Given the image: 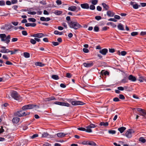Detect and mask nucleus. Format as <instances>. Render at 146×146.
I'll use <instances>...</instances> for the list:
<instances>
[{"label":"nucleus","instance_id":"f257e3e1","mask_svg":"<svg viewBox=\"0 0 146 146\" xmlns=\"http://www.w3.org/2000/svg\"><path fill=\"white\" fill-rule=\"evenodd\" d=\"M68 23L70 28H72L75 30L78 29L82 27L78 23L76 22H73L72 21L68 22Z\"/></svg>","mask_w":146,"mask_h":146},{"label":"nucleus","instance_id":"f03ea898","mask_svg":"<svg viewBox=\"0 0 146 146\" xmlns=\"http://www.w3.org/2000/svg\"><path fill=\"white\" fill-rule=\"evenodd\" d=\"M0 38L2 41L4 42L7 44H8L10 41L11 36L10 35L7 36L5 34H0Z\"/></svg>","mask_w":146,"mask_h":146},{"label":"nucleus","instance_id":"7ed1b4c3","mask_svg":"<svg viewBox=\"0 0 146 146\" xmlns=\"http://www.w3.org/2000/svg\"><path fill=\"white\" fill-rule=\"evenodd\" d=\"M67 101L71 103L72 105L74 106L82 105L85 104L84 102L80 101H73V99H68Z\"/></svg>","mask_w":146,"mask_h":146},{"label":"nucleus","instance_id":"20e7f679","mask_svg":"<svg viewBox=\"0 0 146 146\" xmlns=\"http://www.w3.org/2000/svg\"><path fill=\"white\" fill-rule=\"evenodd\" d=\"M35 107H37L38 108H39V106L36 105L32 104H29L23 106L22 107V109L23 110L31 109L34 108Z\"/></svg>","mask_w":146,"mask_h":146},{"label":"nucleus","instance_id":"39448f33","mask_svg":"<svg viewBox=\"0 0 146 146\" xmlns=\"http://www.w3.org/2000/svg\"><path fill=\"white\" fill-rule=\"evenodd\" d=\"M11 95L12 97L16 100H18L20 98V96L16 91H12L11 93Z\"/></svg>","mask_w":146,"mask_h":146},{"label":"nucleus","instance_id":"423d86ee","mask_svg":"<svg viewBox=\"0 0 146 146\" xmlns=\"http://www.w3.org/2000/svg\"><path fill=\"white\" fill-rule=\"evenodd\" d=\"M54 104L62 106L69 107L70 106V104L67 102H54Z\"/></svg>","mask_w":146,"mask_h":146},{"label":"nucleus","instance_id":"0eeeda50","mask_svg":"<svg viewBox=\"0 0 146 146\" xmlns=\"http://www.w3.org/2000/svg\"><path fill=\"white\" fill-rule=\"evenodd\" d=\"M133 132L132 129H129L125 133L126 136L128 138H130L132 137V133Z\"/></svg>","mask_w":146,"mask_h":146},{"label":"nucleus","instance_id":"6e6552de","mask_svg":"<svg viewBox=\"0 0 146 146\" xmlns=\"http://www.w3.org/2000/svg\"><path fill=\"white\" fill-rule=\"evenodd\" d=\"M93 64H94L92 62H84L83 64V65L84 66L87 68L91 67L93 65Z\"/></svg>","mask_w":146,"mask_h":146},{"label":"nucleus","instance_id":"1a4fd4ad","mask_svg":"<svg viewBox=\"0 0 146 146\" xmlns=\"http://www.w3.org/2000/svg\"><path fill=\"white\" fill-rule=\"evenodd\" d=\"M44 36V34L42 33H37L31 35V36L34 37H36L38 38H41Z\"/></svg>","mask_w":146,"mask_h":146},{"label":"nucleus","instance_id":"9d476101","mask_svg":"<svg viewBox=\"0 0 146 146\" xmlns=\"http://www.w3.org/2000/svg\"><path fill=\"white\" fill-rule=\"evenodd\" d=\"M99 52L102 55H105L108 52V50L106 48H104L100 50Z\"/></svg>","mask_w":146,"mask_h":146},{"label":"nucleus","instance_id":"9b49d317","mask_svg":"<svg viewBox=\"0 0 146 146\" xmlns=\"http://www.w3.org/2000/svg\"><path fill=\"white\" fill-rule=\"evenodd\" d=\"M80 5L81 7L83 9H88L89 8L88 4L87 3L82 4Z\"/></svg>","mask_w":146,"mask_h":146},{"label":"nucleus","instance_id":"f8f14e48","mask_svg":"<svg viewBox=\"0 0 146 146\" xmlns=\"http://www.w3.org/2000/svg\"><path fill=\"white\" fill-rule=\"evenodd\" d=\"M114 14L115 13L112 11L108 10L107 12V15L109 17H113Z\"/></svg>","mask_w":146,"mask_h":146},{"label":"nucleus","instance_id":"ddd939ff","mask_svg":"<svg viewBox=\"0 0 146 146\" xmlns=\"http://www.w3.org/2000/svg\"><path fill=\"white\" fill-rule=\"evenodd\" d=\"M67 133H64L60 132L57 133L56 134L58 137H63L65 135H67Z\"/></svg>","mask_w":146,"mask_h":146},{"label":"nucleus","instance_id":"4468645a","mask_svg":"<svg viewBox=\"0 0 146 146\" xmlns=\"http://www.w3.org/2000/svg\"><path fill=\"white\" fill-rule=\"evenodd\" d=\"M128 78V79L129 80H131L133 82L135 81L136 80V77H135L133 76L132 75H130L129 76Z\"/></svg>","mask_w":146,"mask_h":146},{"label":"nucleus","instance_id":"2eb2a0df","mask_svg":"<svg viewBox=\"0 0 146 146\" xmlns=\"http://www.w3.org/2000/svg\"><path fill=\"white\" fill-rule=\"evenodd\" d=\"M20 118L18 117H15L12 119V122L13 123L17 124L19 121Z\"/></svg>","mask_w":146,"mask_h":146},{"label":"nucleus","instance_id":"dca6fc26","mask_svg":"<svg viewBox=\"0 0 146 146\" xmlns=\"http://www.w3.org/2000/svg\"><path fill=\"white\" fill-rule=\"evenodd\" d=\"M102 5L103 7L104 10L106 11H108L109 8L110 7L108 5L106 4L105 3H102Z\"/></svg>","mask_w":146,"mask_h":146},{"label":"nucleus","instance_id":"f3484780","mask_svg":"<svg viewBox=\"0 0 146 146\" xmlns=\"http://www.w3.org/2000/svg\"><path fill=\"white\" fill-rule=\"evenodd\" d=\"M22 112V111H19L15 113L14 115L15 116L21 117V112Z\"/></svg>","mask_w":146,"mask_h":146},{"label":"nucleus","instance_id":"a211bd4d","mask_svg":"<svg viewBox=\"0 0 146 146\" xmlns=\"http://www.w3.org/2000/svg\"><path fill=\"white\" fill-rule=\"evenodd\" d=\"M77 9V7L75 6H73L69 7H68V9L69 11H75Z\"/></svg>","mask_w":146,"mask_h":146},{"label":"nucleus","instance_id":"6ab92c4d","mask_svg":"<svg viewBox=\"0 0 146 146\" xmlns=\"http://www.w3.org/2000/svg\"><path fill=\"white\" fill-rule=\"evenodd\" d=\"M5 30L7 31H8L13 26L11 25H5Z\"/></svg>","mask_w":146,"mask_h":146},{"label":"nucleus","instance_id":"aec40b11","mask_svg":"<svg viewBox=\"0 0 146 146\" xmlns=\"http://www.w3.org/2000/svg\"><path fill=\"white\" fill-rule=\"evenodd\" d=\"M25 25L26 27H28L29 26H31L32 27H35L36 25V24L35 23H26Z\"/></svg>","mask_w":146,"mask_h":146},{"label":"nucleus","instance_id":"412c9836","mask_svg":"<svg viewBox=\"0 0 146 146\" xmlns=\"http://www.w3.org/2000/svg\"><path fill=\"white\" fill-rule=\"evenodd\" d=\"M117 28L119 30L121 31H123L124 30L123 25L121 23L119 24H118L117 26Z\"/></svg>","mask_w":146,"mask_h":146},{"label":"nucleus","instance_id":"4be33fe9","mask_svg":"<svg viewBox=\"0 0 146 146\" xmlns=\"http://www.w3.org/2000/svg\"><path fill=\"white\" fill-rule=\"evenodd\" d=\"M126 129L125 127H122L118 128V130L121 133H122Z\"/></svg>","mask_w":146,"mask_h":146},{"label":"nucleus","instance_id":"5701e85b","mask_svg":"<svg viewBox=\"0 0 146 146\" xmlns=\"http://www.w3.org/2000/svg\"><path fill=\"white\" fill-rule=\"evenodd\" d=\"M109 73L106 71H105L104 70H102L101 72V74L102 75H109Z\"/></svg>","mask_w":146,"mask_h":146},{"label":"nucleus","instance_id":"b1692460","mask_svg":"<svg viewBox=\"0 0 146 146\" xmlns=\"http://www.w3.org/2000/svg\"><path fill=\"white\" fill-rule=\"evenodd\" d=\"M128 79L127 77H125L121 81V83H125L127 82Z\"/></svg>","mask_w":146,"mask_h":146},{"label":"nucleus","instance_id":"393cba45","mask_svg":"<svg viewBox=\"0 0 146 146\" xmlns=\"http://www.w3.org/2000/svg\"><path fill=\"white\" fill-rule=\"evenodd\" d=\"M100 126H107L108 125V122L104 123V122H101L100 123Z\"/></svg>","mask_w":146,"mask_h":146},{"label":"nucleus","instance_id":"a878e982","mask_svg":"<svg viewBox=\"0 0 146 146\" xmlns=\"http://www.w3.org/2000/svg\"><path fill=\"white\" fill-rule=\"evenodd\" d=\"M139 141L142 143H145L146 142L145 139L143 137H140L139 139Z\"/></svg>","mask_w":146,"mask_h":146},{"label":"nucleus","instance_id":"bb28decb","mask_svg":"<svg viewBox=\"0 0 146 146\" xmlns=\"http://www.w3.org/2000/svg\"><path fill=\"white\" fill-rule=\"evenodd\" d=\"M35 65L36 66H43L44 65V64L40 62H36L35 63Z\"/></svg>","mask_w":146,"mask_h":146},{"label":"nucleus","instance_id":"cd10ccee","mask_svg":"<svg viewBox=\"0 0 146 146\" xmlns=\"http://www.w3.org/2000/svg\"><path fill=\"white\" fill-rule=\"evenodd\" d=\"M52 78L54 80H57L59 79L58 76L56 75H52Z\"/></svg>","mask_w":146,"mask_h":146},{"label":"nucleus","instance_id":"c85d7f7f","mask_svg":"<svg viewBox=\"0 0 146 146\" xmlns=\"http://www.w3.org/2000/svg\"><path fill=\"white\" fill-rule=\"evenodd\" d=\"M96 127V126L94 124L92 123V124H91L89 125L86 126V128H94V127Z\"/></svg>","mask_w":146,"mask_h":146},{"label":"nucleus","instance_id":"c756f323","mask_svg":"<svg viewBox=\"0 0 146 146\" xmlns=\"http://www.w3.org/2000/svg\"><path fill=\"white\" fill-rule=\"evenodd\" d=\"M24 56L27 58H29L30 57V54L28 52H25L24 53Z\"/></svg>","mask_w":146,"mask_h":146},{"label":"nucleus","instance_id":"7c9ffc66","mask_svg":"<svg viewBox=\"0 0 146 146\" xmlns=\"http://www.w3.org/2000/svg\"><path fill=\"white\" fill-rule=\"evenodd\" d=\"M54 33L56 35H61L63 34L62 33V32H59L57 31H55L54 32Z\"/></svg>","mask_w":146,"mask_h":146},{"label":"nucleus","instance_id":"2f4dec72","mask_svg":"<svg viewBox=\"0 0 146 146\" xmlns=\"http://www.w3.org/2000/svg\"><path fill=\"white\" fill-rule=\"evenodd\" d=\"M88 145L94 146L96 145V143L95 142H93L92 141H89Z\"/></svg>","mask_w":146,"mask_h":146},{"label":"nucleus","instance_id":"473e14b6","mask_svg":"<svg viewBox=\"0 0 146 146\" xmlns=\"http://www.w3.org/2000/svg\"><path fill=\"white\" fill-rule=\"evenodd\" d=\"M55 99V98L53 96H52L51 97H50V98H47L46 99V100L48 101H49L51 100H54Z\"/></svg>","mask_w":146,"mask_h":146},{"label":"nucleus","instance_id":"72a5a7b5","mask_svg":"<svg viewBox=\"0 0 146 146\" xmlns=\"http://www.w3.org/2000/svg\"><path fill=\"white\" fill-rule=\"evenodd\" d=\"M30 42L33 44H35L36 43V41L34 39H31L30 40Z\"/></svg>","mask_w":146,"mask_h":146},{"label":"nucleus","instance_id":"f704fd0d","mask_svg":"<svg viewBox=\"0 0 146 146\" xmlns=\"http://www.w3.org/2000/svg\"><path fill=\"white\" fill-rule=\"evenodd\" d=\"M140 6V5H138L137 4L135 3L133 5V7L134 9H138L139 7Z\"/></svg>","mask_w":146,"mask_h":146},{"label":"nucleus","instance_id":"c9c22d12","mask_svg":"<svg viewBox=\"0 0 146 146\" xmlns=\"http://www.w3.org/2000/svg\"><path fill=\"white\" fill-rule=\"evenodd\" d=\"M29 21L33 22H35L36 20L35 19L33 18H29L28 19Z\"/></svg>","mask_w":146,"mask_h":146},{"label":"nucleus","instance_id":"e433bc0d","mask_svg":"<svg viewBox=\"0 0 146 146\" xmlns=\"http://www.w3.org/2000/svg\"><path fill=\"white\" fill-rule=\"evenodd\" d=\"M108 132L109 133L112 134H115L116 133V131L113 130H109Z\"/></svg>","mask_w":146,"mask_h":146},{"label":"nucleus","instance_id":"4c0bfd02","mask_svg":"<svg viewBox=\"0 0 146 146\" xmlns=\"http://www.w3.org/2000/svg\"><path fill=\"white\" fill-rule=\"evenodd\" d=\"M62 12L61 11L56 10L55 11V13L56 15H60L62 14Z\"/></svg>","mask_w":146,"mask_h":146},{"label":"nucleus","instance_id":"58836bf2","mask_svg":"<svg viewBox=\"0 0 146 146\" xmlns=\"http://www.w3.org/2000/svg\"><path fill=\"white\" fill-rule=\"evenodd\" d=\"M48 135V134L47 132L43 133L42 134V137H46Z\"/></svg>","mask_w":146,"mask_h":146},{"label":"nucleus","instance_id":"ea45409f","mask_svg":"<svg viewBox=\"0 0 146 146\" xmlns=\"http://www.w3.org/2000/svg\"><path fill=\"white\" fill-rule=\"evenodd\" d=\"M98 2V1L97 0H93L92 1V3L93 5H96Z\"/></svg>","mask_w":146,"mask_h":146},{"label":"nucleus","instance_id":"a19ab883","mask_svg":"<svg viewBox=\"0 0 146 146\" xmlns=\"http://www.w3.org/2000/svg\"><path fill=\"white\" fill-rule=\"evenodd\" d=\"M87 129H86L85 131L87 132L90 133L92 132V131L90 128H86Z\"/></svg>","mask_w":146,"mask_h":146},{"label":"nucleus","instance_id":"79ce46f5","mask_svg":"<svg viewBox=\"0 0 146 146\" xmlns=\"http://www.w3.org/2000/svg\"><path fill=\"white\" fill-rule=\"evenodd\" d=\"M138 33L137 32H133L131 33V35L132 36H134L138 35Z\"/></svg>","mask_w":146,"mask_h":146},{"label":"nucleus","instance_id":"37998d69","mask_svg":"<svg viewBox=\"0 0 146 146\" xmlns=\"http://www.w3.org/2000/svg\"><path fill=\"white\" fill-rule=\"evenodd\" d=\"M94 31L96 32H98L99 31V28L98 26H95L94 29Z\"/></svg>","mask_w":146,"mask_h":146},{"label":"nucleus","instance_id":"c03bdc74","mask_svg":"<svg viewBox=\"0 0 146 146\" xmlns=\"http://www.w3.org/2000/svg\"><path fill=\"white\" fill-rule=\"evenodd\" d=\"M5 5V3L4 1H0V6H4Z\"/></svg>","mask_w":146,"mask_h":146},{"label":"nucleus","instance_id":"a18cd8bd","mask_svg":"<svg viewBox=\"0 0 146 146\" xmlns=\"http://www.w3.org/2000/svg\"><path fill=\"white\" fill-rule=\"evenodd\" d=\"M40 3L43 5H45L46 4V3L45 1L42 0L40 2Z\"/></svg>","mask_w":146,"mask_h":146},{"label":"nucleus","instance_id":"49530a36","mask_svg":"<svg viewBox=\"0 0 146 146\" xmlns=\"http://www.w3.org/2000/svg\"><path fill=\"white\" fill-rule=\"evenodd\" d=\"M144 79L143 78V77L142 76H140L139 78V81L140 82H142Z\"/></svg>","mask_w":146,"mask_h":146},{"label":"nucleus","instance_id":"de8ad7c7","mask_svg":"<svg viewBox=\"0 0 146 146\" xmlns=\"http://www.w3.org/2000/svg\"><path fill=\"white\" fill-rule=\"evenodd\" d=\"M52 43L54 46H57L59 45V43L58 42H56L53 41L52 42Z\"/></svg>","mask_w":146,"mask_h":146},{"label":"nucleus","instance_id":"09e8293b","mask_svg":"<svg viewBox=\"0 0 146 146\" xmlns=\"http://www.w3.org/2000/svg\"><path fill=\"white\" fill-rule=\"evenodd\" d=\"M119 98L121 100H124L125 99V97L123 95L120 94L119 95Z\"/></svg>","mask_w":146,"mask_h":146},{"label":"nucleus","instance_id":"8fccbe9b","mask_svg":"<svg viewBox=\"0 0 146 146\" xmlns=\"http://www.w3.org/2000/svg\"><path fill=\"white\" fill-rule=\"evenodd\" d=\"M38 136V135L37 134H34L31 137V138L33 139L35 138L36 137Z\"/></svg>","mask_w":146,"mask_h":146},{"label":"nucleus","instance_id":"3c124183","mask_svg":"<svg viewBox=\"0 0 146 146\" xmlns=\"http://www.w3.org/2000/svg\"><path fill=\"white\" fill-rule=\"evenodd\" d=\"M28 13L31 15H35L36 14V12L35 11H29L28 12Z\"/></svg>","mask_w":146,"mask_h":146},{"label":"nucleus","instance_id":"603ef678","mask_svg":"<svg viewBox=\"0 0 146 146\" xmlns=\"http://www.w3.org/2000/svg\"><path fill=\"white\" fill-rule=\"evenodd\" d=\"M127 54V52L126 51H123L121 52V54L122 56H125Z\"/></svg>","mask_w":146,"mask_h":146},{"label":"nucleus","instance_id":"864d4df0","mask_svg":"<svg viewBox=\"0 0 146 146\" xmlns=\"http://www.w3.org/2000/svg\"><path fill=\"white\" fill-rule=\"evenodd\" d=\"M22 33L23 35L26 36L27 35V33L25 31H22Z\"/></svg>","mask_w":146,"mask_h":146},{"label":"nucleus","instance_id":"5fc2aeb1","mask_svg":"<svg viewBox=\"0 0 146 146\" xmlns=\"http://www.w3.org/2000/svg\"><path fill=\"white\" fill-rule=\"evenodd\" d=\"M90 9L91 10H94L95 9V6L94 5H91L90 7Z\"/></svg>","mask_w":146,"mask_h":146},{"label":"nucleus","instance_id":"6e6d98bb","mask_svg":"<svg viewBox=\"0 0 146 146\" xmlns=\"http://www.w3.org/2000/svg\"><path fill=\"white\" fill-rule=\"evenodd\" d=\"M89 141H84L82 142V144L83 145H88Z\"/></svg>","mask_w":146,"mask_h":146},{"label":"nucleus","instance_id":"4d7b16f0","mask_svg":"<svg viewBox=\"0 0 146 146\" xmlns=\"http://www.w3.org/2000/svg\"><path fill=\"white\" fill-rule=\"evenodd\" d=\"M83 52L85 53H88L89 52V50L86 48H84L83 49Z\"/></svg>","mask_w":146,"mask_h":146},{"label":"nucleus","instance_id":"13d9d810","mask_svg":"<svg viewBox=\"0 0 146 146\" xmlns=\"http://www.w3.org/2000/svg\"><path fill=\"white\" fill-rule=\"evenodd\" d=\"M95 18L96 20H99L102 19V17L99 16H96L95 17Z\"/></svg>","mask_w":146,"mask_h":146},{"label":"nucleus","instance_id":"bf43d9fd","mask_svg":"<svg viewBox=\"0 0 146 146\" xmlns=\"http://www.w3.org/2000/svg\"><path fill=\"white\" fill-rule=\"evenodd\" d=\"M66 77L68 78H70L72 77V75L70 73H67L66 74Z\"/></svg>","mask_w":146,"mask_h":146},{"label":"nucleus","instance_id":"052dcab7","mask_svg":"<svg viewBox=\"0 0 146 146\" xmlns=\"http://www.w3.org/2000/svg\"><path fill=\"white\" fill-rule=\"evenodd\" d=\"M117 88L119 90L123 91L124 90V88L121 86L118 87Z\"/></svg>","mask_w":146,"mask_h":146},{"label":"nucleus","instance_id":"680f3d73","mask_svg":"<svg viewBox=\"0 0 146 146\" xmlns=\"http://www.w3.org/2000/svg\"><path fill=\"white\" fill-rule=\"evenodd\" d=\"M78 129L80 131H85L86 129L84 127H79L78 128Z\"/></svg>","mask_w":146,"mask_h":146},{"label":"nucleus","instance_id":"e2e57ef3","mask_svg":"<svg viewBox=\"0 0 146 146\" xmlns=\"http://www.w3.org/2000/svg\"><path fill=\"white\" fill-rule=\"evenodd\" d=\"M113 101L114 102H118L120 101L119 99L117 97H115L113 99Z\"/></svg>","mask_w":146,"mask_h":146},{"label":"nucleus","instance_id":"0e129e2a","mask_svg":"<svg viewBox=\"0 0 146 146\" xmlns=\"http://www.w3.org/2000/svg\"><path fill=\"white\" fill-rule=\"evenodd\" d=\"M115 50L113 48H109V51L111 53H113L114 52Z\"/></svg>","mask_w":146,"mask_h":146},{"label":"nucleus","instance_id":"69168bd1","mask_svg":"<svg viewBox=\"0 0 146 146\" xmlns=\"http://www.w3.org/2000/svg\"><path fill=\"white\" fill-rule=\"evenodd\" d=\"M56 3L58 5H60L62 4L61 1L60 0H57L56 1Z\"/></svg>","mask_w":146,"mask_h":146},{"label":"nucleus","instance_id":"338daca9","mask_svg":"<svg viewBox=\"0 0 146 146\" xmlns=\"http://www.w3.org/2000/svg\"><path fill=\"white\" fill-rule=\"evenodd\" d=\"M18 39L17 38H13L11 40V42H15L17 41Z\"/></svg>","mask_w":146,"mask_h":146},{"label":"nucleus","instance_id":"774afa93","mask_svg":"<svg viewBox=\"0 0 146 146\" xmlns=\"http://www.w3.org/2000/svg\"><path fill=\"white\" fill-rule=\"evenodd\" d=\"M141 113H142V114L145 115H146V111L142 109V110L140 112Z\"/></svg>","mask_w":146,"mask_h":146}]
</instances>
